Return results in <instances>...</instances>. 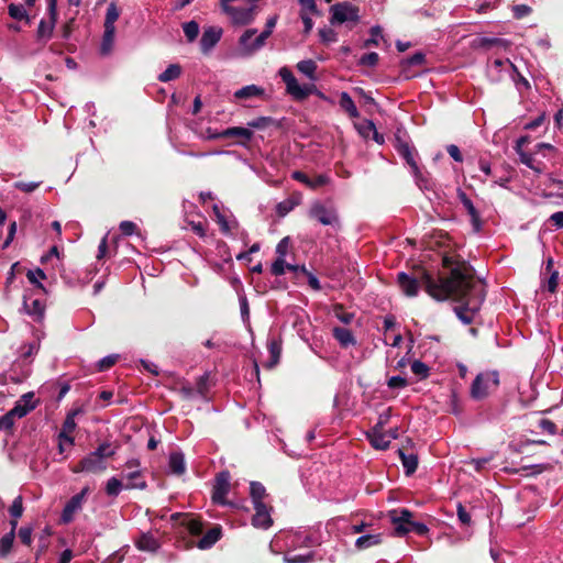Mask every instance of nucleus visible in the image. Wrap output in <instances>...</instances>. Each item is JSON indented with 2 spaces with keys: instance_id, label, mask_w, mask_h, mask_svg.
<instances>
[{
  "instance_id": "nucleus-14",
  "label": "nucleus",
  "mask_w": 563,
  "mask_h": 563,
  "mask_svg": "<svg viewBox=\"0 0 563 563\" xmlns=\"http://www.w3.org/2000/svg\"><path fill=\"white\" fill-rule=\"evenodd\" d=\"M89 492L88 487L82 488L79 494L73 496L68 503L65 505L62 512V521L64 523H69L73 521L74 516L82 508L84 500Z\"/></svg>"
},
{
  "instance_id": "nucleus-2",
  "label": "nucleus",
  "mask_w": 563,
  "mask_h": 563,
  "mask_svg": "<svg viewBox=\"0 0 563 563\" xmlns=\"http://www.w3.org/2000/svg\"><path fill=\"white\" fill-rule=\"evenodd\" d=\"M278 75L286 85L287 93L290 95L295 100L302 101L308 96L314 95L323 101H327L331 104L333 103V101L314 85H300L288 67H282L278 71Z\"/></svg>"
},
{
  "instance_id": "nucleus-39",
  "label": "nucleus",
  "mask_w": 563,
  "mask_h": 563,
  "mask_svg": "<svg viewBox=\"0 0 563 563\" xmlns=\"http://www.w3.org/2000/svg\"><path fill=\"white\" fill-rule=\"evenodd\" d=\"M181 74V68L178 64L169 65L159 76L158 80L167 82L178 78Z\"/></svg>"
},
{
  "instance_id": "nucleus-62",
  "label": "nucleus",
  "mask_w": 563,
  "mask_h": 563,
  "mask_svg": "<svg viewBox=\"0 0 563 563\" xmlns=\"http://www.w3.org/2000/svg\"><path fill=\"white\" fill-rule=\"evenodd\" d=\"M539 428H540L542 431H544V432H547V433H549V434H551V435H553V434H555V433H556V426H555V423H554V422H552V421H551V420H549V419H541V420L539 421Z\"/></svg>"
},
{
  "instance_id": "nucleus-52",
  "label": "nucleus",
  "mask_w": 563,
  "mask_h": 563,
  "mask_svg": "<svg viewBox=\"0 0 563 563\" xmlns=\"http://www.w3.org/2000/svg\"><path fill=\"white\" fill-rule=\"evenodd\" d=\"M329 183H330V177L328 175L321 174L312 179L310 178L308 188L316 190L320 187L328 185Z\"/></svg>"
},
{
  "instance_id": "nucleus-57",
  "label": "nucleus",
  "mask_w": 563,
  "mask_h": 563,
  "mask_svg": "<svg viewBox=\"0 0 563 563\" xmlns=\"http://www.w3.org/2000/svg\"><path fill=\"white\" fill-rule=\"evenodd\" d=\"M334 314L344 324L351 323L353 321V319H354V314L351 313V312L344 311L341 306H336L334 308Z\"/></svg>"
},
{
  "instance_id": "nucleus-3",
  "label": "nucleus",
  "mask_w": 563,
  "mask_h": 563,
  "mask_svg": "<svg viewBox=\"0 0 563 563\" xmlns=\"http://www.w3.org/2000/svg\"><path fill=\"white\" fill-rule=\"evenodd\" d=\"M312 544V539L302 533H291L287 536V547L289 548L284 555L285 563H310L314 559V552L306 550L302 553H296L297 547Z\"/></svg>"
},
{
  "instance_id": "nucleus-49",
  "label": "nucleus",
  "mask_w": 563,
  "mask_h": 563,
  "mask_svg": "<svg viewBox=\"0 0 563 563\" xmlns=\"http://www.w3.org/2000/svg\"><path fill=\"white\" fill-rule=\"evenodd\" d=\"M371 37L367 38L364 43L365 47L369 46H378L379 40L383 38L382 29L378 25H375L371 29Z\"/></svg>"
},
{
  "instance_id": "nucleus-1",
  "label": "nucleus",
  "mask_w": 563,
  "mask_h": 563,
  "mask_svg": "<svg viewBox=\"0 0 563 563\" xmlns=\"http://www.w3.org/2000/svg\"><path fill=\"white\" fill-rule=\"evenodd\" d=\"M442 265L449 269L448 275L437 278L431 274L423 275L426 291L437 300L462 302L461 307L454 309L455 313L463 323L470 324L484 301V285L475 279L472 268L464 261L445 255Z\"/></svg>"
},
{
  "instance_id": "nucleus-46",
  "label": "nucleus",
  "mask_w": 563,
  "mask_h": 563,
  "mask_svg": "<svg viewBox=\"0 0 563 563\" xmlns=\"http://www.w3.org/2000/svg\"><path fill=\"white\" fill-rule=\"evenodd\" d=\"M34 408L35 405H24L22 401H18L10 412L14 418H23Z\"/></svg>"
},
{
  "instance_id": "nucleus-18",
  "label": "nucleus",
  "mask_w": 563,
  "mask_h": 563,
  "mask_svg": "<svg viewBox=\"0 0 563 563\" xmlns=\"http://www.w3.org/2000/svg\"><path fill=\"white\" fill-rule=\"evenodd\" d=\"M23 309L29 316H31L36 321H41L44 318L45 305L38 298L24 296Z\"/></svg>"
},
{
  "instance_id": "nucleus-61",
  "label": "nucleus",
  "mask_w": 563,
  "mask_h": 563,
  "mask_svg": "<svg viewBox=\"0 0 563 563\" xmlns=\"http://www.w3.org/2000/svg\"><path fill=\"white\" fill-rule=\"evenodd\" d=\"M120 228V231L122 232V234L124 235H132L134 233H136V230H137V227L134 222L132 221H122L119 225Z\"/></svg>"
},
{
  "instance_id": "nucleus-44",
  "label": "nucleus",
  "mask_w": 563,
  "mask_h": 563,
  "mask_svg": "<svg viewBox=\"0 0 563 563\" xmlns=\"http://www.w3.org/2000/svg\"><path fill=\"white\" fill-rule=\"evenodd\" d=\"M424 54L417 52L401 63L402 70L406 73L408 67L421 66L424 63Z\"/></svg>"
},
{
  "instance_id": "nucleus-10",
  "label": "nucleus",
  "mask_w": 563,
  "mask_h": 563,
  "mask_svg": "<svg viewBox=\"0 0 563 563\" xmlns=\"http://www.w3.org/2000/svg\"><path fill=\"white\" fill-rule=\"evenodd\" d=\"M47 10L49 14V21H40L36 32L38 40L47 41L52 37L57 21V0H48Z\"/></svg>"
},
{
  "instance_id": "nucleus-47",
  "label": "nucleus",
  "mask_w": 563,
  "mask_h": 563,
  "mask_svg": "<svg viewBox=\"0 0 563 563\" xmlns=\"http://www.w3.org/2000/svg\"><path fill=\"white\" fill-rule=\"evenodd\" d=\"M520 161L529 168L533 169L536 173L541 174L543 172V167L540 163L536 164V161L531 154L520 152Z\"/></svg>"
},
{
  "instance_id": "nucleus-4",
  "label": "nucleus",
  "mask_w": 563,
  "mask_h": 563,
  "mask_svg": "<svg viewBox=\"0 0 563 563\" xmlns=\"http://www.w3.org/2000/svg\"><path fill=\"white\" fill-rule=\"evenodd\" d=\"M498 385L499 377L497 372L481 373L475 377L471 386V396L475 400L484 399L492 390L496 389Z\"/></svg>"
},
{
  "instance_id": "nucleus-33",
  "label": "nucleus",
  "mask_w": 563,
  "mask_h": 563,
  "mask_svg": "<svg viewBox=\"0 0 563 563\" xmlns=\"http://www.w3.org/2000/svg\"><path fill=\"white\" fill-rule=\"evenodd\" d=\"M297 69L303 74L306 77H308L310 80H316V70H317V64L312 59H305L300 60L297 64Z\"/></svg>"
},
{
  "instance_id": "nucleus-9",
  "label": "nucleus",
  "mask_w": 563,
  "mask_h": 563,
  "mask_svg": "<svg viewBox=\"0 0 563 563\" xmlns=\"http://www.w3.org/2000/svg\"><path fill=\"white\" fill-rule=\"evenodd\" d=\"M231 475L228 471L220 472L214 479L212 501L219 505H228L227 496L231 488Z\"/></svg>"
},
{
  "instance_id": "nucleus-7",
  "label": "nucleus",
  "mask_w": 563,
  "mask_h": 563,
  "mask_svg": "<svg viewBox=\"0 0 563 563\" xmlns=\"http://www.w3.org/2000/svg\"><path fill=\"white\" fill-rule=\"evenodd\" d=\"M124 467L126 470V473L123 474V478L126 479L125 489H145L146 482L140 470V461L137 459L128 460Z\"/></svg>"
},
{
  "instance_id": "nucleus-35",
  "label": "nucleus",
  "mask_w": 563,
  "mask_h": 563,
  "mask_svg": "<svg viewBox=\"0 0 563 563\" xmlns=\"http://www.w3.org/2000/svg\"><path fill=\"white\" fill-rule=\"evenodd\" d=\"M250 494L253 500V505L264 504L263 499L266 495V489L261 483L252 482L250 486Z\"/></svg>"
},
{
  "instance_id": "nucleus-17",
  "label": "nucleus",
  "mask_w": 563,
  "mask_h": 563,
  "mask_svg": "<svg viewBox=\"0 0 563 563\" xmlns=\"http://www.w3.org/2000/svg\"><path fill=\"white\" fill-rule=\"evenodd\" d=\"M253 136V132L251 129L242 128V126H233L223 130L222 132L211 134L210 139H230V137H240L242 139L241 143L249 142Z\"/></svg>"
},
{
  "instance_id": "nucleus-28",
  "label": "nucleus",
  "mask_w": 563,
  "mask_h": 563,
  "mask_svg": "<svg viewBox=\"0 0 563 563\" xmlns=\"http://www.w3.org/2000/svg\"><path fill=\"white\" fill-rule=\"evenodd\" d=\"M340 107L342 108V110H344L350 118L352 119H356L360 117V112L353 101V99L351 98V96L343 91L340 93Z\"/></svg>"
},
{
  "instance_id": "nucleus-40",
  "label": "nucleus",
  "mask_w": 563,
  "mask_h": 563,
  "mask_svg": "<svg viewBox=\"0 0 563 563\" xmlns=\"http://www.w3.org/2000/svg\"><path fill=\"white\" fill-rule=\"evenodd\" d=\"M120 16V11L114 3H110L107 8L104 27L115 29L114 23Z\"/></svg>"
},
{
  "instance_id": "nucleus-37",
  "label": "nucleus",
  "mask_w": 563,
  "mask_h": 563,
  "mask_svg": "<svg viewBox=\"0 0 563 563\" xmlns=\"http://www.w3.org/2000/svg\"><path fill=\"white\" fill-rule=\"evenodd\" d=\"M123 488L125 489V485H123L122 479L110 477L107 481L106 493L111 497H117Z\"/></svg>"
},
{
  "instance_id": "nucleus-29",
  "label": "nucleus",
  "mask_w": 563,
  "mask_h": 563,
  "mask_svg": "<svg viewBox=\"0 0 563 563\" xmlns=\"http://www.w3.org/2000/svg\"><path fill=\"white\" fill-rule=\"evenodd\" d=\"M411 173L415 177L417 186L421 190H427V191L433 190V181L430 178L428 173H422L420 170L419 166H417V169H411Z\"/></svg>"
},
{
  "instance_id": "nucleus-41",
  "label": "nucleus",
  "mask_w": 563,
  "mask_h": 563,
  "mask_svg": "<svg viewBox=\"0 0 563 563\" xmlns=\"http://www.w3.org/2000/svg\"><path fill=\"white\" fill-rule=\"evenodd\" d=\"M183 31L188 42H194L199 34V24L196 21H189L183 24Z\"/></svg>"
},
{
  "instance_id": "nucleus-54",
  "label": "nucleus",
  "mask_w": 563,
  "mask_h": 563,
  "mask_svg": "<svg viewBox=\"0 0 563 563\" xmlns=\"http://www.w3.org/2000/svg\"><path fill=\"white\" fill-rule=\"evenodd\" d=\"M42 181H31V183H24V181H16L14 183V188L23 191V192H33L35 189H37L41 186Z\"/></svg>"
},
{
  "instance_id": "nucleus-51",
  "label": "nucleus",
  "mask_w": 563,
  "mask_h": 563,
  "mask_svg": "<svg viewBox=\"0 0 563 563\" xmlns=\"http://www.w3.org/2000/svg\"><path fill=\"white\" fill-rule=\"evenodd\" d=\"M15 418L8 411L5 415L0 417V430L2 431H12L14 426Z\"/></svg>"
},
{
  "instance_id": "nucleus-24",
  "label": "nucleus",
  "mask_w": 563,
  "mask_h": 563,
  "mask_svg": "<svg viewBox=\"0 0 563 563\" xmlns=\"http://www.w3.org/2000/svg\"><path fill=\"white\" fill-rule=\"evenodd\" d=\"M367 437L371 444L377 450H386L390 444L387 433L378 428H373L372 431L367 433Z\"/></svg>"
},
{
  "instance_id": "nucleus-32",
  "label": "nucleus",
  "mask_w": 563,
  "mask_h": 563,
  "mask_svg": "<svg viewBox=\"0 0 563 563\" xmlns=\"http://www.w3.org/2000/svg\"><path fill=\"white\" fill-rule=\"evenodd\" d=\"M382 542V534H365L356 539L355 547L358 550L368 549Z\"/></svg>"
},
{
  "instance_id": "nucleus-55",
  "label": "nucleus",
  "mask_w": 563,
  "mask_h": 563,
  "mask_svg": "<svg viewBox=\"0 0 563 563\" xmlns=\"http://www.w3.org/2000/svg\"><path fill=\"white\" fill-rule=\"evenodd\" d=\"M118 357H119L118 355L111 354V355H108V356L101 358L98 362V365H97L98 369L100 372L109 369L110 367H112L117 363Z\"/></svg>"
},
{
  "instance_id": "nucleus-12",
  "label": "nucleus",
  "mask_w": 563,
  "mask_h": 563,
  "mask_svg": "<svg viewBox=\"0 0 563 563\" xmlns=\"http://www.w3.org/2000/svg\"><path fill=\"white\" fill-rule=\"evenodd\" d=\"M390 520L394 526V532L397 537H404L411 531L412 514L408 509H401L398 514L397 510L390 511Z\"/></svg>"
},
{
  "instance_id": "nucleus-8",
  "label": "nucleus",
  "mask_w": 563,
  "mask_h": 563,
  "mask_svg": "<svg viewBox=\"0 0 563 563\" xmlns=\"http://www.w3.org/2000/svg\"><path fill=\"white\" fill-rule=\"evenodd\" d=\"M309 216L316 219L319 223L330 227H339L340 219L334 208H328L321 202H314L310 210Z\"/></svg>"
},
{
  "instance_id": "nucleus-13",
  "label": "nucleus",
  "mask_w": 563,
  "mask_h": 563,
  "mask_svg": "<svg viewBox=\"0 0 563 563\" xmlns=\"http://www.w3.org/2000/svg\"><path fill=\"white\" fill-rule=\"evenodd\" d=\"M429 274L428 272H422L419 279L417 277L410 276L404 272L398 274L397 280L401 291L408 297H415L419 292L420 286L426 288L423 283V275Z\"/></svg>"
},
{
  "instance_id": "nucleus-23",
  "label": "nucleus",
  "mask_w": 563,
  "mask_h": 563,
  "mask_svg": "<svg viewBox=\"0 0 563 563\" xmlns=\"http://www.w3.org/2000/svg\"><path fill=\"white\" fill-rule=\"evenodd\" d=\"M135 545L139 550L147 552H156L161 547L158 539L151 532L142 533Z\"/></svg>"
},
{
  "instance_id": "nucleus-56",
  "label": "nucleus",
  "mask_w": 563,
  "mask_h": 563,
  "mask_svg": "<svg viewBox=\"0 0 563 563\" xmlns=\"http://www.w3.org/2000/svg\"><path fill=\"white\" fill-rule=\"evenodd\" d=\"M26 276H27L30 283L36 285L40 288H43L40 280L44 279L46 276H45V273L41 268H36L35 271H29Z\"/></svg>"
},
{
  "instance_id": "nucleus-20",
  "label": "nucleus",
  "mask_w": 563,
  "mask_h": 563,
  "mask_svg": "<svg viewBox=\"0 0 563 563\" xmlns=\"http://www.w3.org/2000/svg\"><path fill=\"white\" fill-rule=\"evenodd\" d=\"M457 198L460 199L461 203L463 205V207L467 211V213H468V216L471 218V222H472L473 228L476 231H479V229L482 227L481 217H479V213L476 210L475 206L473 205L472 200L460 188L457 189Z\"/></svg>"
},
{
  "instance_id": "nucleus-19",
  "label": "nucleus",
  "mask_w": 563,
  "mask_h": 563,
  "mask_svg": "<svg viewBox=\"0 0 563 563\" xmlns=\"http://www.w3.org/2000/svg\"><path fill=\"white\" fill-rule=\"evenodd\" d=\"M82 412H84V410L81 408H76V409L71 410L70 412H68V415L66 416V419L63 423V430L59 433V438L63 439L64 441H66L70 445L74 444V438L70 434L75 431V429L77 427L75 418H76V416H78Z\"/></svg>"
},
{
  "instance_id": "nucleus-59",
  "label": "nucleus",
  "mask_w": 563,
  "mask_h": 563,
  "mask_svg": "<svg viewBox=\"0 0 563 563\" xmlns=\"http://www.w3.org/2000/svg\"><path fill=\"white\" fill-rule=\"evenodd\" d=\"M289 245H290V239L288 236L282 239L276 246L277 257L285 258L288 253Z\"/></svg>"
},
{
  "instance_id": "nucleus-6",
  "label": "nucleus",
  "mask_w": 563,
  "mask_h": 563,
  "mask_svg": "<svg viewBox=\"0 0 563 563\" xmlns=\"http://www.w3.org/2000/svg\"><path fill=\"white\" fill-rule=\"evenodd\" d=\"M234 25H249L254 22L257 14V5L239 7L232 3L222 11Z\"/></svg>"
},
{
  "instance_id": "nucleus-25",
  "label": "nucleus",
  "mask_w": 563,
  "mask_h": 563,
  "mask_svg": "<svg viewBox=\"0 0 563 563\" xmlns=\"http://www.w3.org/2000/svg\"><path fill=\"white\" fill-rule=\"evenodd\" d=\"M221 527L216 526L198 541L197 547L201 550L210 549L221 538Z\"/></svg>"
},
{
  "instance_id": "nucleus-22",
  "label": "nucleus",
  "mask_w": 563,
  "mask_h": 563,
  "mask_svg": "<svg viewBox=\"0 0 563 563\" xmlns=\"http://www.w3.org/2000/svg\"><path fill=\"white\" fill-rule=\"evenodd\" d=\"M396 150L399 155L407 162L411 169H417V162L415 158V150L405 141L397 137Z\"/></svg>"
},
{
  "instance_id": "nucleus-38",
  "label": "nucleus",
  "mask_w": 563,
  "mask_h": 563,
  "mask_svg": "<svg viewBox=\"0 0 563 563\" xmlns=\"http://www.w3.org/2000/svg\"><path fill=\"white\" fill-rule=\"evenodd\" d=\"M118 445H112V443L106 441L98 445V448L93 451L101 460H106L115 454Z\"/></svg>"
},
{
  "instance_id": "nucleus-53",
  "label": "nucleus",
  "mask_w": 563,
  "mask_h": 563,
  "mask_svg": "<svg viewBox=\"0 0 563 563\" xmlns=\"http://www.w3.org/2000/svg\"><path fill=\"white\" fill-rule=\"evenodd\" d=\"M287 263L285 258L277 257L274 263L272 264L271 272L275 276H280L285 274V271L287 269Z\"/></svg>"
},
{
  "instance_id": "nucleus-26",
  "label": "nucleus",
  "mask_w": 563,
  "mask_h": 563,
  "mask_svg": "<svg viewBox=\"0 0 563 563\" xmlns=\"http://www.w3.org/2000/svg\"><path fill=\"white\" fill-rule=\"evenodd\" d=\"M333 336L342 347H349L356 344V340L352 331L346 328L335 327L333 329Z\"/></svg>"
},
{
  "instance_id": "nucleus-63",
  "label": "nucleus",
  "mask_w": 563,
  "mask_h": 563,
  "mask_svg": "<svg viewBox=\"0 0 563 563\" xmlns=\"http://www.w3.org/2000/svg\"><path fill=\"white\" fill-rule=\"evenodd\" d=\"M19 538L22 543H24L25 545H30L32 542V529L29 527H22L19 530Z\"/></svg>"
},
{
  "instance_id": "nucleus-64",
  "label": "nucleus",
  "mask_w": 563,
  "mask_h": 563,
  "mask_svg": "<svg viewBox=\"0 0 563 563\" xmlns=\"http://www.w3.org/2000/svg\"><path fill=\"white\" fill-rule=\"evenodd\" d=\"M387 386L389 388H404L407 386V380L401 376H391L387 382Z\"/></svg>"
},
{
  "instance_id": "nucleus-31",
  "label": "nucleus",
  "mask_w": 563,
  "mask_h": 563,
  "mask_svg": "<svg viewBox=\"0 0 563 563\" xmlns=\"http://www.w3.org/2000/svg\"><path fill=\"white\" fill-rule=\"evenodd\" d=\"M267 349L271 357L265 366L267 368H273L279 362L282 345L277 340H271L267 344Z\"/></svg>"
},
{
  "instance_id": "nucleus-43",
  "label": "nucleus",
  "mask_w": 563,
  "mask_h": 563,
  "mask_svg": "<svg viewBox=\"0 0 563 563\" xmlns=\"http://www.w3.org/2000/svg\"><path fill=\"white\" fill-rule=\"evenodd\" d=\"M183 525L194 536L200 534L202 532V529H203L202 522L199 521L198 519H195V518H191V517H186L183 520Z\"/></svg>"
},
{
  "instance_id": "nucleus-36",
  "label": "nucleus",
  "mask_w": 563,
  "mask_h": 563,
  "mask_svg": "<svg viewBox=\"0 0 563 563\" xmlns=\"http://www.w3.org/2000/svg\"><path fill=\"white\" fill-rule=\"evenodd\" d=\"M115 29L104 27V33L101 43V53L107 55L111 52L114 42Z\"/></svg>"
},
{
  "instance_id": "nucleus-16",
  "label": "nucleus",
  "mask_w": 563,
  "mask_h": 563,
  "mask_svg": "<svg viewBox=\"0 0 563 563\" xmlns=\"http://www.w3.org/2000/svg\"><path fill=\"white\" fill-rule=\"evenodd\" d=\"M255 514L252 517V525L258 529H268L273 525V519L271 517V508H268L265 504H256L254 505Z\"/></svg>"
},
{
  "instance_id": "nucleus-50",
  "label": "nucleus",
  "mask_w": 563,
  "mask_h": 563,
  "mask_svg": "<svg viewBox=\"0 0 563 563\" xmlns=\"http://www.w3.org/2000/svg\"><path fill=\"white\" fill-rule=\"evenodd\" d=\"M9 512L12 518L19 519L23 514V498L22 496H16L9 508Z\"/></svg>"
},
{
  "instance_id": "nucleus-15",
  "label": "nucleus",
  "mask_w": 563,
  "mask_h": 563,
  "mask_svg": "<svg viewBox=\"0 0 563 563\" xmlns=\"http://www.w3.org/2000/svg\"><path fill=\"white\" fill-rule=\"evenodd\" d=\"M223 34L220 26H208L203 30L200 38V49L202 54L208 55L219 43Z\"/></svg>"
},
{
  "instance_id": "nucleus-5",
  "label": "nucleus",
  "mask_w": 563,
  "mask_h": 563,
  "mask_svg": "<svg viewBox=\"0 0 563 563\" xmlns=\"http://www.w3.org/2000/svg\"><path fill=\"white\" fill-rule=\"evenodd\" d=\"M330 23L343 24L353 23L356 24L360 21V9L351 2H338L330 7Z\"/></svg>"
},
{
  "instance_id": "nucleus-45",
  "label": "nucleus",
  "mask_w": 563,
  "mask_h": 563,
  "mask_svg": "<svg viewBox=\"0 0 563 563\" xmlns=\"http://www.w3.org/2000/svg\"><path fill=\"white\" fill-rule=\"evenodd\" d=\"M9 15L14 20H29L27 12L22 4L11 3L8 8Z\"/></svg>"
},
{
  "instance_id": "nucleus-11",
  "label": "nucleus",
  "mask_w": 563,
  "mask_h": 563,
  "mask_svg": "<svg viewBox=\"0 0 563 563\" xmlns=\"http://www.w3.org/2000/svg\"><path fill=\"white\" fill-rule=\"evenodd\" d=\"M107 468L106 461L101 460L93 451L79 461L73 467L74 473H100Z\"/></svg>"
},
{
  "instance_id": "nucleus-21",
  "label": "nucleus",
  "mask_w": 563,
  "mask_h": 563,
  "mask_svg": "<svg viewBox=\"0 0 563 563\" xmlns=\"http://www.w3.org/2000/svg\"><path fill=\"white\" fill-rule=\"evenodd\" d=\"M256 33H257L256 29H247L240 36L239 46H240L241 53L244 56H251L261 49L260 47L255 46V40L252 41V38L256 35Z\"/></svg>"
},
{
  "instance_id": "nucleus-48",
  "label": "nucleus",
  "mask_w": 563,
  "mask_h": 563,
  "mask_svg": "<svg viewBox=\"0 0 563 563\" xmlns=\"http://www.w3.org/2000/svg\"><path fill=\"white\" fill-rule=\"evenodd\" d=\"M411 372L421 379L427 378L429 376V367L427 366V364L418 360L412 362Z\"/></svg>"
},
{
  "instance_id": "nucleus-30",
  "label": "nucleus",
  "mask_w": 563,
  "mask_h": 563,
  "mask_svg": "<svg viewBox=\"0 0 563 563\" xmlns=\"http://www.w3.org/2000/svg\"><path fill=\"white\" fill-rule=\"evenodd\" d=\"M264 95V89L256 85H249L242 87L241 89L234 92V97L236 99H250L255 97H261Z\"/></svg>"
},
{
  "instance_id": "nucleus-58",
  "label": "nucleus",
  "mask_w": 563,
  "mask_h": 563,
  "mask_svg": "<svg viewBox=\"0 0 563 563\" xmlns=\"http://www.w3.org/2000/svg\"><path fill=\"white\" fill-rule=\"evenodd\" d=\"M319 36L323 43H332L336 41V33L330 27L320 29Z\"/></svg>"
},
{
  "instance_id": "nucleus-42",
  "label": "nucleus",
  "mask_w": 563,
  "mask_h": 563,
  "mask_svg": "<svg viewBox=\"0 0 563 563\" xmlns=\"http://www.w3.org/2000/svg\"><path fill=\"white\" fill-rule=\"evenodd\" d=\"M14 538L13 532H8L0 539V558H4L10 553Z\"/></svg>"
},
{
  "instance_id": "nucleus-27",
  "label": "nucleus",
  "mask_w": 563,
  "mask_h": 563,
  "mask_svg": "<svg viewBox=\"0 0 563 563\" xmlns=\"http://www.w3.org/2000/svg\"><path fill=\"white\" fill-rule=\"evenodd\" d=\"M169 472L175 475H183L186 471L185 457L181 452H173L168 459Z\"/></svg>"
},
{
  "instance_id": "nucleus-60",
  "label": "nucleus",
  "mask_w": 563,
  "mask_h": 563,
  "mask_svg": "<svg viewBox=\"0 0 563 563\" xmlns=\"http://www.w3.org/2000/svg\"><path fill=\"white\" fill-rule=\"evenodd\" d=\"M378 63V54L375 52L365 54L361 57L360 64L364 66L374 67Z\"/></svg>"
},
{
  "instance_id": "nucleus-34",
  "label": "nucleus",
  "mask_w": 563,
  "mask_h": 563,
  "mask_svg": "<svg viewBox=\"0 0 563 563\" xmlns=\"http://www.w3.org/2000/svg\"><path fill=\"white\" fill-rule=\"evenodd\" d=\"M402 466L405 468V473L407 475H411L416 472L418 467V457L415 454H405L402 451H399Z\"/></svg>"
}]
</instances>
